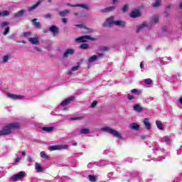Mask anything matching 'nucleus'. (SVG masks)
Masks as SVG:
<instances>
[{
	"label": "nucleus",
	"mask_w": 182,
	"mask_h": 182,
	"mask_svg": "<svg viewBox=\"0 0 182 182\" xmlns=\"http://www.w3.org/2000/svg\"><path fill=\"white\" fill-rule=\"evenodd\" d=\"M19 127H21L19 122L8 124L2 130H0V136H8L11 134L12 129H19Z\"/></svg>",
	"instance_id": "1"
},
{
	"label": "nucleus",
	"mask_w": 182,
	"mask_h": 182,
	"mask_svg": "<svg viewBox=\"0 0 182 182\" xmlns=\"http://www.w3.org/2000/svg\"><path fill=\"white\" fill-rule=\"evenodd\" d=\"M114 17L111 16L108 18L106 21L104 23V26H106L107 28H110V26H112L113 25H116L117 26H124L126 25V23L124 21H114Z\"/></svg>",
	"instance_id": "2"
},
{
	"label": "nucleus",
	"mask_w": 182,
	"mask_h": 182,
	"mask_svg": "<svg viewBox=\"0 0 182 182\" xmlns=\"http://www.w3.org/2000/svg\"><path fill=\"white\" fill-rule=\"evenodd\" d=\"M102 132H105L109 134H112L114 137H117L118 139H122V134L119 133L116 129L110 128V127H104L101 128Z\"/></svg>",
	"instance_id": "3"
},
{
	"label": "nucleus",
	"mask_w": 182,
	"mask_h": 182,
	"mask_svg": "<svg viewBox=\"0 0 182 182\" xmlns=\"http://www.w3.org/2000/svg\"><path fill=\"white\" fill-rule=\"evenodd\" d=\"M69 148V146L67 144H61V145H54L48 147V150L50 151H53L55 150H66Z\"/></svg>",
	"instance_id": "4"
},
{
	"label": "nucleus",
	"mask_w": 182,
	"mask_h": 182,
	"mask_svg": "<svg viewBox=\"0 0 182 182\" xmlns=\"http://www.w3.org/2000/svg\"><path fill=\"white\" fill-rule=\"evenodd\" d=\"M25 177V172L20 171L18 173L12 176L10 178V181H19V180H22Z\"/></svg>",
	"instance_id": "5"
},
{
	"label": "nucleus",
	"mask_w": 182,
	"mask_h": 182,
	"mask_svg": "<svg viewBox=\"0 0 182 182\" xmlns=\"http://www.w3.org/2000/svg\"><path fill=\"white\" fill-rule=\"evenodd\" d=\"M73 100H75V97H70L63 101L60 104L62 110H68V105H69V103H70Z\"/></svg>",
	"instance_id": "6"
},
{
	"label": "nucleus",
	"mask_w": 182,
	"mask_h": 182,
	"mask_svg": "<svg viewBox=\"0 0 182 182\" xmlns=\"http://www.w3.org/2000/svg\"><path fill=\"white\" fill-rule=\"evenodd\" d=\"M95 41V38H92L90 36H83L75 39L76 42L80 43L81 42H87V41Z\"/></svg>",
	"instance_id": "7"
},
{
	"label": "nucleus",
	"mask_w": 182,
	"mask_h": 182,
	"mask_svg": "<svg viewBox=\"0 0 182 182\" xmlns=\"http://www.w3.org/2000/svg\"><path fill=\"white\" fill-rule=\"evenodd\" d=\"M7 96L10 98L12 99L13 100H19L21 99H23V96L22 95H18L12 93H8Z\"/></svg>",
	"instance_id": "8"
},
{
	"label": "nucleus",
	"mask_w": 182,
	"mask_h": 182,
	"mask_svg": "<svg viewBox=\"0 0 182 182\" xmlns=\"http://www.w3.org/2000/svg\"><path fill=\"white\" fill-rule=\"evenodd\" d=\"M49 31L53 33V36H56L59 33V28L56 26H53L49 28Z\"/></svg>",
	"instance_id": "9"
},
{
	"label": "nucleus",
	"mask_w": 182,
	"mask_h": 182,
	"mask_svg": "<svg viewBox=\"0 0 182 182\" xmlns=\"http://www.w3.org/2000/svg\"><path fill=\"white\" fill-rule=\"evenodd\" d=\"M68 6H72L73 8L75 7H80V8H82L83 9H90L89 6L86 5V4H75V5H72L70 4H67Z\"/></svg>",
	"instance_id": "10"
},
{
	"label": "nucleus",
	"mask_w": 182,
	"mask_h": 182,
	"mask_svg": "<svg viewBox=\"0 0 182 182\" xmlns=\"http://www.w3.org/2000/svg\"><path fill=\"white\" fill-rule=\"evenodd\" d=\"M75 53V50L73 48H68L64 53V58H69L70 55H73Z\"/></svg>",
	"instance_id": "11"
},
{
	"label": "nucleus",
	"mask_w": 182,
	"mask_h": 182,
	"mask_svg": "<svg viewBox=\"0 0 182 182\" xmlns=\"http://www.w3.org/2000/svg\"><path fill=\"white\" fill-rule=\"evenodd\" d=\"M170 60H171V57H164L161 60V65H167V63H170Z\"/></svg>",
	"instance_id": "12"
},
{
	"label": "nucleus",
	"mask_w": 182,
	"mask_h": 182,
	"mask_svg": "<svg viewBox=\"0 0 182 182\" xmlns=\"http://www.w3.org/2000/svg\"><path fill=\"white\" fill-rule=\"evenodd\" d=\"M28 41L33 45H39V38H38V37H36V38H29Z\"/></svg>",
	"instance_id": "13"
},
{
	"label": "nucleus",
	"mask_w": 182,
	"mask_h": 182,
	"mask_svg": "<svg viewBox=\"0 0 182 182\" xmlns=\"http://www.w3.org/2000/svg\"><path fill=\"white\" fill-rule=\"evenodd\" d=\"M144 124L145 125L146 129H147L148 130H150V129H151V124H150V121L149 120V119L145 118L144 119Z\"/></svg>",
	"instance_id": "14"
},
{
	"label": "nucleus",
	"mask_w": 182,
	"mask_h": 182,
	"mask_svg": "<svg viewBox=\"0 0 182 182\" xmlns=\"http://www.w3.org/2000/svg\"><path fill=\"white\" fill-rule=\"evenodd\" d=\"M112 11H114V6H109V7H107L105 9H102L100 10V12L106 14L107 12H112Z\"/></svg>",
	"instance_id": "15"
},
{
	"label": "nucleus",
	"mask_w": 182,
	"mask_h": 182,
	"mask_svg": "<svg viewBox=\"0 0 182 182\" xmlns=\"http://www.w3.org/2000/svg\"><path fill=\"white\" fill-rule=\"evenodd\" d=\"M41 4H42V1L41 0L38 1L33 6H32L31 7H28V11H29L31 12V11H33V10L36 9V8H38V6H39V5H41Z\"/></svg>",
	"instance_id": "16"
},
{
	"label": "nucleus",
	"mask_w": 182,
	"mask_h": 182,
	"mask_svg": "<svg viewBox=\"0 0 182 182\" xmlns=\"http://www.w3.org/2000/svg\"><path fill=\"white\" fill-rule=\"evenodd\" d=\"M131 18H139L140 16V11L139 10L133 11L130 14Z\"/></svg>",
	"instance_id": "17"
},
{
	"label": "nucleus",
	"mask_w": 182,
	"mask_h": 182,
	"mask_svg": "<svg viewBox=\"0 0 182 182\" xmlns=\"http://www.w3.org/2000/svg\"><path fill=\"white\" fill-rule=\"evenodd\" d=\"M94 164L95 166H106V165L109 164V161L102 160V161H100L99 162H95Z\"/></svg>",
	"instance_id": "18"
},
{
	"label": "nucleus",
	"mask_w": 182,
	"mask_h": 182,
	"mask_svg": "<svg viewBox=\"0 0 182 182\" xmlns=\"http://www.w3.org/2000/svg\"><path fill=\"white\" fill-rule=\"evenodd\" d=\"M36 169L37 170V173H42L43 171L44 168L42 167V165L39 163H36Z\"/></svg>",
	"instance_id": "19"
},
{
	"label": "nucleus",
	"mask_w": 182,
	"mask_h": 182,
	"mask_svg": "<svg viewBox=\"0 0 182 182\" xmlns=\"http://www.w3.org/2000/svg\"><path fill=\"white\" fill-rule=\"evenodd\" d=\"M161 141L166 144H170V143H171V139H170V137L165 136L161 139Z\"/></svg>",
	"instance_id": "20"
},
{
	"label": "nucleus",
	"mask_w": 182,
	"mask_h": 182,
	"mask_svg": "<svg viewBox=\"0 0 182 182\" xmlns=\"http://www.w3.org/2000/svg\"><path fill=\"white\" fill-rule=\"evenodd\" d=\"M134 110H135V112H138V113H140V112H143V107H141L139 105H134Z\"/></svg>",
	"instance_id": "21"
},
{
	"label": "nucleus",
	"mask_w": 182,
	"mask_h": 182,
	"mask_svg": "<svg viewBox=\"0 0 182 182\" xmlns=\"http://www.w3.org/2000/svg\"><path fill=\"white\" fill-rule=\"evenodd\" d=\"M40 156H41V159H46V160H49L50 159V157L49 156H48L46 154V153H45L44 151H41L40 153Z\"/></svg>",
	"instance_id": "22"
},
{
	"label": "nucleus",
	"mask_w": 182,
	"mask_h": 182,
	"mask_svg": "<svg viewBox=\"0 0 182 182\" xmlns=\"http://www.w3.org/2000/svg\"><path fill=\"white\" fill-rule=\"evenodd\" d=\"M68 14H70V11L69 10H64L63 11L59 12V15L60 16H66V15H68Z\"/></svg>",
	"instance_id": "23"
},
{
	"label": "nucleus",
	"mask_w": 182,
	"mask_h": 182,
	"mask_svg": "<svg viewBox=\"0 0 182 182\" xmlns=\"http://www.w3.org/2000/svg\"><path fill=\"white\" fill-rule=\"evenodd\" d=\"M26 11L25 10H21L20 11L14 14L15 18H19V16H22L23 14H25Z\"/></svg>",
	"instance_id": "24"
},
{
	"label": "nucleus",
	"mask_w": 182,
	"mask_h": 182,
	"mask_svg": "<svg viewBox=\"0 0 182 182\" xmlns=\"http://www.w3.org/2000/svg\"><path fill=\"white\" fill-rule=\"evenodd\" d=\"M161 4V0H155V2L152 4L154 8H157Z\"/></svg>",
	"instance_id": "25"
},
{
	"label": "nucleus",
	"mask_w": 182,
	"mask_h": 182,
	"mask_svg": "<svg viewBox=\"0 0 182 182\" xmlns=\"http://www.w3.org/2000/svg\"><path fill=\"white\" fill-rule=\"evenodd\" d=\"M159 22V16L154 15L151 18V23H157Z\"/></svg>",
	"instance_id": "26"
},
{
	"label": "nucleus",
	"mask_w": 182,
	"mask_h": 182,
	"mask_svg": "<svg viewBox=\"0 0 182 182\" xmlns=\"http://www.w3.org/2000/svg\"><path fill=\"white\" fill-rule=\"evenodd\" d=\"M130 128L132 129L133 130H139V124L136 123H132L130 124Z\"/></svg>",
	"instance_id": "27"
},
{
	"label": "nucleus",
	"mask_w": 182,
	"mask_h": 182,
	"mask_svg": "<svg viewBox=\"0 0 182 182\" xmlns=\"http://www.w3.org/2000/svg\"><path fill=\"white\" fill-rule=\"evenodd\" d=\"M53 129H54L53 127H45L43 128V130L44 132H47L48 133H50V132H53Z\"/></svg>",
	"instance_id": "28"
},
{
	"label": "nucleus",
	"mask_w": 182,
	"mask_h": 182,
	"mask_svg": "<svg viewBox=\"0 0 182 182\" xmlns=\"http://www.w3.org/2000/svg\"><path fill=\"white\" fill-rule=\"evenodd\" d=\"M36 21H38V18H34L33 20V23L34 26H36V28H41V23H39Z\"/></svg>",
	"instance_id": "29"
},
{
	"label": "nucleus",
	"mask_w": 182,
	"mask_h": 182,
	"mask_svg": "<svg viewBox=\"0 0 182 182\" xmlns=\"http://www.w3.org/2000/svg\"><path fill=\"white\" fill-rule=\"evenodd\" d=\"M156 124L159 130H163V124L160 121H156Z\"/></svg>",
	"instance_id": "30"
},
{
	"label": "nucleus",
	"mask_w": 182,
	"mask_h": 182,
	"mask_svg": "<svg viewBox=\"0 0 182 182\" xmlns=\"http://www.w3.org/2000/svg\"><path fill=\"white\" fill-rule=\"evenodd\" d=\"M97 59V55H94L89 58L88 61L90 62V63H92V62H95V60H96Z\"/></svg>",
	"instance_id": "31"
},
{
	"label": "nucleus",
	"mask_w": 182,
	"mask_h": 182,
	"mask_svg": "<svg viewBox=\"0 0 182 182\" xmlns=\"http://www.w3.org/2000/svg\"><path fill=\"white\" fill-rule=\"evenodd\" d=\"M144 26H146V23H142L140 26H137V29H136V32L139 33L140 32V31L141 30L142 28H144Z\"/></svg>",
	"instance_id": "32"
},
{
	"label": "nucleus",
	"mask_w": 182,
	"mask_h": 182,
	"mask_svg": "<svg viewBox=\"0 0 182 182\" xmlns=\"http://www.w3.org/2000/svg\"><path fill=\"white\" fill-rule=\"evenodd\" d=\"M80 133L82 134H87L88 133H90V130L89 129H82L80 130Z\"/></svg>",
	"instance_id": "33"
},
{
	"label": "nucleus",
	"mask_w": 182,
	"mask_h": 182,
	"mask_svg": "<svg viewBox=\"0 0 182 182\" xmlns=\"http://www.w3.org/2000/svg\"><path fill=\"white\" fill-rule=\"evenodd\" d=\"M152 82L153 81L150 78H147L144 80L145 85H151Z\"/></svg>",
	"instance_id": "34"
},
{
	"label": "nucleus",
	"mask_w": 182,
	"mask_h": 182,
	"mask_svg": "<svg viewBox=\"0 0 182 182\" xmlns=\"http://www.w3.org/2000/svg\"><path fill=\"white\" fill-rule=\"evenodd\" d=\"M9 11H3L1 12V16H8V15H9Z\"/></svg>",
	"instance_id": "35"
},
{
	"label": "nucleus",
	"mask_w": 182,
	"mask_h": 182,
	"mask_svg": "<svg viewBox=\"0 0 182 182\" xmlns=\"http://www.w3.org/2000/svg\"><path fill=\"white\" fill-rule=\"evenodd\" d=\"M88 178H89L90 181H95L96 180V176L89 175Z\"/></svg>",
	"instance_id": "36"
},
{
	"label": "nucleus",
	"mask_w": 182,
	"mask_h": 182,
	"mask_svg": "<svg viewBox=\"0 0 182 182\" xmlns=\"http://www.w3.org/2000/svg\"><path fill=\"white\" fill-rule=\"evenodd\" d=\"M81 49H87L89 48V45L86 43H83L80 45Z\"/></svg>",
	"instance_id": "37"
},
{
	"label": "nucleus",
	"mask_w": 182,
	"mask_h": 182,
	"mask_svg": "<svg viewBox=\"0 0 182 182\" xmlns=\"http://www.w3.org/2000/svg\"><path fill=\"white\" fill-rule=\"evenodd\" d=\"M8 60H9V56H8V55H4V56L3 57V62H4V63H6V62H8Z\"/></svg>",
	"instance_id": "38"
},
{
	"label": "nucleus",
	"mask_w": 182,
	"mask_h": 182,
	"mask_svg": "<svg viewBox=\"0 0 182 182\" xmlns=\"http://www.w3.org/2000/svg\"><path fill=\"white\" fill-rule=\"evenodd\" d=\"M9 24V22L4 21V22L1 23V28H5V26H8Z\"/></svg>",
	"instance_id": "39"
},
{
	"label": "nucleus",
	"mask_w": 182,
	"mask_h": 182,
	"mask_svg": "<svg viewBox=\"0 0 182 182\" xmlns=\"http://www.w3.org/2000/svg\"><path fill=\"white\" fill-rule=\"evenodd\" d=\"M21 160H22V157L21 156H18L16 159H15V164H18V163H19V161H21Z\"/></svg>",
	"instance_id": "40"
},
{
	"label": "nucleus",
	"mask_w": 182,
	"mask_h": 182,
	"mask_svg": "<svg viewBox=\"0 0 182 182\" xmlns=\"http://www.w3.org/2000/svg\"><path fill=\"white\" fill-rule=\"evenodd\" d=\"M43 16H44L46 19H50V18H52V14H45Z\"/></svg>",
	"instance_id": "41"
},
{
	"label": "nucleus",
	"mask_w": 182,
	"mask_h": 182,
	"mask_svg": "<svg viewBox=\"0 0 182 182\" xmlns=\"http://www.w3.org/2000/svg\"><path fill=\"white\" fill-rule=\"evenodd\" d=\"M129 9V5H125L124 6V7L122 8V11L126 12V11H127V9Z\"/></svg>",
	"instance_id": "42"
},
{
	"label": "nucleus",
	"mask_w": 182,
	"mask_h": 182,
	"mask_svg": "<svg viewBox=\"0 0 182 182\" xmlns=\"http://www.w3.org/2000/svg\"><path fill=\"white\" fill-rule=\"evenodd\" d=\"M100 49V50H102L104 52L106 50H109V48L105 47V46L101 47Z\"/></svg>",
	"instance_id": "43"
},
{
	"label": "nucleus",
	"mask_w": 182,
	"mask_h": 182,
	"mask_svg": "<svg viewBox=\"0 0 182 182\" xmlns=\"http://www.w3.org/2000/svg\"><path fill=\"white\" fill-rule=\"evenodd\" d=\"M171 8V6L170 4L167 5L166 7L165 13L167 14V11H170Z\"/></svg>",
	"instance_id": "44"
},
{
	"label": "nucleus",
	"mask_w": 182,
	"mask_h": 182,
	"mask_svg": "<svg viewBox=\"0 0 182 182\" xmlns=\"http://www.w3.org/2000/svg\"><path fill=\"white\" fill-rule=\"evenodd\" d=\"M131 93H138V95H140V92L136 89H133L131 90Z\"/></svg>",
	"instance_id": "45"
},
{
	"label": "nucleus",
	"mask_w": 182,
	"mask_h": 182,
	"mask_svg": "<svg viewBox=\"0 0 182 182\" xmlns=\"http://www.w3.org/2000/svg\"><path fill=\"white\" fill-rule=\"evenodd\" d=\"M9 33V27L6 28L4 35H7Z\"/></svg>",
	"instance_id": "46"
},
{
	"label": "nucleus",
	"mask_w": 182,
	"mask_h": 182,
	"mask_svg": "<svg viewBox=\"0 0 182 182\" xmlns=\"http://www.w3.org/2000/svg\"><path fill=\"white\" fill-rule=\"evenodd\" d=\"M77 69H79V65L75 66L72 68V70L73 72H76V70H77Z\"/></svg>",
	"instance_id": "47"
},
{
	"label": "nucleus",
	"mask_w": 182,
	"mask_h": 182,
	"mask_svg": "<svg viewBox=\"0 0 182 182\" xmlns=\"http://www.w3.org/2000/svg\"><path fill=\"white\" fill-rule=\"evenodd\" d=\"M23 36H25L26 38H28V37L31 36V33L26 32L23 33Z\"/></svg>",
	"instance_id": "48"
},
{
	"label": "nucleus",
	"mask_w": 182,
	"mask_h": 182,
	"mask_svg": "<svg viewBox=\"0 0 182 182\" xmlns=\"http://www.w3.org/2000/svg\"><path fill=\"white\" fill-rule=\"evenodd\" d=\"M97 105V101H93L91 104V107H95Z\"/></svg>",
	"instance_id": "49"
},
{
	"label": "nucleus",
	"mask_w": 182,
	"mask_h": 182,
	"mask_svg": "<svg viewBox=\"0 0 182 182\" xmlns=\"http://www.w3.org/2000/svg\"><path fill=\"white\" fill-rule=\"evenodd\" d=\"M128 99L129 100H133V99H134V96L132 95H128Z\"/></svg>",
	"instance_id": "50"
},
{
	"label": "nucleus",
	"mask_w": 182,
	"mask_h": 182,
	"mask_svg": "<svg viewBox=\"0 0 182 182\" xmlns=\"http://www.w3.org/2000/svg\"><path fill=\"white\" fill-rule=\"evenodd\" d=\"M62 22H63V23H66L68 22V18H62Z\"/></svg>",
	"instance_id": "51"
},
{
	"label": "nucleus",
	"mask_w": 182,
	"mask_h": 182,
	"mask_svg": "<svg viewBox=\"0 0 182 182\" xmlns=\"http://www.w3.org/2000/svg\"><path fill=\"white\" fill-rule=\"evenodd\" d=\"M34 49H35V50H37L38 52H41L42 51V50L41 48H38V47H35Z\"/></svg>",
	"instance_id": "52"
},
{
	"label": "nucleus",
	"mask_w": 182,
	"mask_h": 182,
	"mask_svg": "<svg viewBox=\"0 0 182 182\" xmlns=\"http://www.w3.org/2000/svg\"><path fill=\"white\" fill-rule=\"evenodd\" d=\"M92 166H93V164L90 163V164H88L87 167H88V168H92Z\"/></svg>",
	"instance_id": "53"
},
{
	"label": "nucleus",
	"mask_w": 182,
	"mask_h": 182,
	"mask_svg": "<svg viewBox=\"0 0 182 182\" xmlns=\"http://www.w3.org/2000/svg\"><path fill=\"white\" fill-rule=\"evenodd\" d=\"M75 26H77V28H83V25L82 24H77Z\"/></svg>",
	"instance_id": "54"
},
{
	"label": "nucleus",
	"mask_w": 182,
	"mask_h": 182,
	"mask_svg": "<svg viewBox=\"0 0 182 182\" xmlns=\"http://www.w3.org/2000/svg\"><path fill=\"white\" fill-rule=\"evenodd\" d=\"M80 117H73L71 119V120H79Z\"/></svg>",
	"instance_id": "55"
},
{
	"label": "nucleus",
	"mask_w": 182,
	"mask_h": 182,
	"mask_svg": "<svg viewBox=\"0 0 182 182\" xmlns=\"http://www.w3.org/2000/svg\"><path fill=\"white\" fill-rule=\"evenodd\" d=\"M28 161H29V163H31V161H32V158L31 156L28 157Z\"/></svg>",
	"instance_id": "56"
},
{
	"label": "nucleus",
	"mask_w": 182,
	"mask_h": 182,
	"mask_svg": "<svg viewBox=\"0 0 182 182\" xmlns=\"http://www.w3.org/2000/svg\"><path fill=\"white\" fill-rule=\"evenodd\" d=\"M21 156H26V153L25 151L21 152Z\"/></svg>",
	"instance_id": "57"
},
{
	"label": "nucleus",
	"mask_w": 182,
	"mask_h": 182,
	"mask_svg": "<svg viewBox=\"0 0 182 182\" xmlns=\"http://www.w3.org/2000/svg\"><path fill=\"white\" fill-rule=\"evenodd\" d=\"M140 68H141V69H143V63H140Z\"/></svg>",
	"instance_id": "58"
},
{
	"label": "nucleus",
	"mask_w": 182,
	"mask_h": 182,
	"mask_svg": "<svg viewBox=\"0 0 182 182\" xmlns=\"http://www.w3.org/2000/svg\"><path fill=\"white\" fill-rule=\"evenodd\" d=\"M179 102L182 105V97L179 99Z\"/></svg>",
	"instance_id": "59"
},
{
	"label": "nucleus",
	"mask_w": 182,
	"mask_h": 182,
	"mask_svg": "<svg viewBox=\"0 0 182 182\" xmlns=\"http://www.w3.org/2000/svg\"><path fill=\"white\" fill-rule=\"evenodd\" d=\"M179 6H180V8H181V9H182V2L180 3Z\"/></svg>",
	"instance_id": "60"
},
{
	"label": "nucleus",
	"mask_w": 182,
	"mask_h": 182,
	"mask_svg": "<svg viewBox=\"0 0 182 182\" xmlns=\"http://www.w3.org/2000/svg\"><path fill=\"white\" fill-rule=\"evenodd\" d=\"M117 0H112V2H113V4H116V1H117Z\"/></svg>",
	"instance_id": "61"
},
{
	"label": "nucleus",
	"mask_w": 182,
	"mask_h": 182,
	"mask_svg": "<svg viewBox=\"0 0 182 182\" xmlns=\"http://www.w3.org/2000/svg\"><path fill=\"white\" fill-rule=\"evenodd\" d=\"M75 16H77V13H74Z\"/></svg>",
	"instance_id": "62"
},
{
	"label": "nucleus",
	"mask_w": 182,
	"mask_h": 182,
	"mask_svg": "<svg viewBox=\"0 0 182 182\" xmlns=\"http://www.w3.org/2000/svg\"><path fill=\"white\" fill-rule=\"evenodd\" d=\"M73 146H77V144L74 143V144H73Z\"/></svg>",
	"instance_id": "63"
},
{
	"label": "nucleus",
	"mask_w": 182,
	"mask_h": 182,
	"mask_svg": "<svg viewBox=\"0 0 182 182\" xmlns=\"http://www.w3.org/2000/svg\"><path fill=\"white\" fill-rule=\"evenodd\" d=\"M97 55H98V56H102V54L98 53Z\"/></svg>",
	"instance_id": "64"
}]
</instances>
